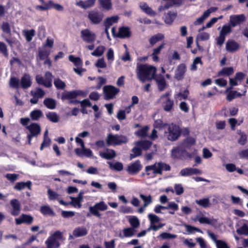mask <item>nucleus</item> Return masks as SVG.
<instances>
[{"label": "nucleus", "instance_id": "f257e3e1", "mask_svg": "<svg viewBox=\"0 0 248 248\" xmlns=\"http://www.w3.org/2000/svg\"><path fill=\"white\" fill-rule=\"evenodd\" d=\"M157 69L153 65L148 64H138L136 68L137 78L141 82L151 81L155 78Z\"/></svg>", "mask_w": 248, "mask_h": 248}, {"label": "nucleus", "instance_id": "f03ea898", "mask_svg": "<svg viewBox=\"0 0 248 248\" xmlns=\"http://www.w3.org/2000/svg\"><path fill=\"white\" fill-rule=\"evenodd\" d=\"M170 170V166L161 162L145 167V170L148 176L155 177L157 174H162L163 170L169 171Z\"/></svg>", "mask_w": 248, "mask_h": 248}, {"label": "nucleus", "instance_id": "7ed1b4c3", "mask_svg": "<svg viewBox=\"0 0 248 248\" xmlns=\"http://www.w3.org/2000/svg\"><path fill=\"white\" fill-rule=\"evenodd\" d=\"M64 240L63 233L60 231H57L51 233L46 241V248H59L60 246V241Z\"/></svg>", "mask_w": 248, "mask_h": 248}, {"label": "nucleus", "instance_id": "20e7f679", "mask_svg": "<svg viewBox=\"0 0 248 248\" xmlns=\"http://www.w3.org/2000/svg\"><path fill=\"white\" fill-rule=\"evenodd\" d=\"M30 119L27 117L22 118L20 119V124L29 131L30 133L29 135L36 137L41 133V127L37 123H30Z\"/></svg>", "mask_w": 248, "mask_h": 248}, {"label": "nucleus", "instance_id": "39448f33", "mask_svg": "<svg viewBox=\"0 0 248 248\" xmlns=\"http://www.w3.org/2000/svg\"><path fill=\"white\" fill-rule=\"evenodd\" d=\"M167 130L165 131V136L168 140L174 141L176 140L180 135V128L173 124L166 125Z\"/></svg>", "mask_w": 248, "mask_h": 248}, {"label": "nucleus", "instance_id": "423d86ee", "mask_svg": "<svg viewBox=\"0 0 248 248\" xmlns=\"http://www.w3.org/2000/svg\"><path fill=\"white\" fill-rule=\"evenodd\" d=\"M127 141V138L123 135L109 134L107 138V142L108 145H120L125 143Z\"/></svg>", "mask_w": 248, "mask_h": 248}, {"label": "nucleus", "instance_id": "0eeeda50", "mask_svg": "<svg viewBox=\"0 0 248 248\" xmlns=\"http://www.w3.org/2000/svg\"><path fill=\"white\" fill-rule=\"evenodd\" d=\"M108 208L107 204L103 201H100L96 203L93 206H90L89 210L92 215L100 218L101 215L99 211H104Z\"/></svg>", "mask_w": 248, "mask_h": 248}, {"label": "nucleus", "instance_id": "6e6552de", "mask_svg": "<svg viewBox=\"0 0 248 248\" xmlns=\"http://www.w3.org/2000/svg\"><path fill=\"white\" fill-rule=\"evenodd\" d=\"M53 78L52 74L49 72H46L45 73V77L43 78L41 75H38L36 76L35 79L36 82L47 88L52 86V80Z\"/></svg>", "mask_w": 248, "mask_h": 248}, {"label": "nucleus", "instance_id": "1a4fd4ad", "mask_svg": "<svg viewBox=\"0 0 248 248\" xmlns=\"http://www.w3.org/2000/svg\"><path fill=\"white\" fill-rule=\"evenodd\" d=\"M160 102L162 104V107L166 111H170L173 106V101L170 98V94L166 93L163 94L160 98Z\"/></svg>", "mask_w": 248, "mask_h": 248}, {"label": "nucleus", "instance_id": "9d476101", "mask_svg": "<svg viewBox=\"0 0 248 248\" xmlns=\"http://www.w3.org/2000/svg\"><path fill=\"white\" fill-rule=\"evenodd\" d=\"M81 37L84 42L92 43L95 40L96 35L90 30L85 29L81 31Z\"/></svg>", "mask_w": 248, "mask_h": 248}, {"label": "nucleus", "instance_id": "9b49d317", "mask_svg": "<svg viewBox=\"0 0 248 248\" xmlns=\"http://www.w3.org/2000/svg\"><path fill=\"white\" fill-rule=\"evenodd\" d=\"M104 17V15L97 11H92L88 14V18L91 23L93 24L100 23Z\"/></svg>", "mask_w": 248, "mask_h": 248}, {"label": "nucleus", "instance_id": "f8f14e48", "mask_svg": "<svg viewBox=\"0 0 248 248\" xmlns=\"http://www.w3.org/2000/svg\"><path fill=\"white\" fill-rule=\"evenodd\" d=\"M103 91L105 99H110L113 98L118 93L119 89L111 85L105 86L103 88Z\"/></svg>", "mask_w": 248, "mask_h": 248}, {"label": "nucleus", "instance_id": "ddd939ff", "mask_svg": "<svg viewBox=\"0 0 248 248\" xmlns=\"http://www.w3.org/2000/svg\"><path fill=\"white\" fill-rule=\"evenodd\" d=\"M217 8L216 7H210V8L204 11L201 16H200V17L198 18L195 20V21L193 23L194 25L196 26L201 25L203 23L204 20L210 16L211 13L215 12L216 11H217Z\"/></svg>", "mask_w": 248, "mask_h": 248}, {"label": "nucleus", "instance_id": "4468645a", "mask_svg": "<svg viewBox=\"0 0 248 248\" xmlns=\"http://www.w3.org/2000/svg\"><path fill=\"white\" fill-rule=\"evenodd\" d=\"M186 72V66L185 63L179 64L175 70L174 78L177 80H182Z\"/></svg>", "mask_w": 248, "mask_h": 248}, {"label": "nucleus", "instance_id": "2eb2a0df", "mask_svg": "<svg viewBox=\"0 0 248 248\" xmlns=\"http://www.w3.org/2000/svg\"><path fill=\"white\" fill-rule=\"evenodd\" d=\"M245 20L246 16L244 14L232 15L230 16L229 22L230 25L234 27L244 22Z\"/></svg>", "mask_w": 248, "mask_h": 248}, {"label": "nucleus", "instance_id": "dca6fc26", "mask_svg": "<svg viewBox=\"0 0 248 248\" xmlns=\"http://www.w3.org/2000/svg\"><path fill=\"white\" fill-rule=\"evenodd\" d=\"M202 171L198 169L194 168H186L182 169L180 174L182 176H188L192 175H200Z\"/></svg>", "mask_w": 248, "mask_h": 248}, {"label": "nucleus", "instance_id": "f3484780", "mask_svg": "<svg viewBox=\"0 0 248 248\" xmlns=\"http://www.w3.org/2000/svg\"><path fill=\"white\" fill-rule=\"evenodd\" d=\"M10 205L12 207L11 215L14 216L18 215L21 210L20 202L17 199H14L10 201Z\"/></svg>", "mask_w": 248, "mask_h": 248}, {"label": "nucleus", "instance_id": "a211bd4d", "mask_svg": "<svg viewBox=\"0 0 248 248\" xmlns=\"http://www.w3.org/2000/svg\"><path fill=\"white\" fill-rule=\"evenodd\" d=\"M83 192H80L77 197H70L71 201L69 202V204L72 205L75 208H80L81 207V202L83 200Z\"/></svg>", "mask_w": 248, "mask_h": 248}, {"label": "nucleus", "instance_id": "6ab92c4d", "mask_svg": "<svg viewBox=\"0 0 248 248\" xmlns=\"http://www.w3.org/2000/svg\"><path fill=\"white\" fill-rule=\"evenodd\" d=\"M195 221H199L201 224H207L209 225H214L217 223V220L213 217L208 218L203 216H196L193 219Z\"/></svg>", "mask_w": 248, "mask_h": 248}, {"label": "nucleus", "instance_id": "aec40b11", "mask_svg": "<svg viewBox=\"0 0 248 248\" xmlns=\"http://www.w3.org/2000/svg\"><path fill=\"white\" fill-rule=\"evenodd\" d=\"M142 168V166L139 160L130 164L127 169V171L131 174L137 173Z\"/></svg>", "mask_w": 248, "mask_h": 248}, {"label": "nucleus", "instance_id": "412c9836", "mask_svg": "<svg viewBox=\"0 0 248 248\" xmlns=\"http://www.w3.org/2000/svg\"><path fill=\"white\" fill-rule=\"evenodd\" d=\"M136 230L134 229L133 228H125L123 230L122 232L120 233L119 236L122 238L131 237L136 234Z\"/></svg>", "mask_w": 248, "mask_h": 248}, {"label": "nucleus", "instance_id": "4be33fe9", "mask_svg": "<svg viewBox=\"0 0 248 248\" xmlns=\"http://www.w3.org/2000/svg\"><path fill=\"white\" fill-rule=\"evenodd\" d=\"M140 7L143 12L151 16H155L156 15V13L145 2H140Z\"/></svg>", "mask_w": 248, "mask_h": 248}, {"label": "nucleus", "instance_id": "5701e85b", "mask_svg": "<svg viewBox=\"0 0 248 248\" xmlns=\"http://www.w3.org/2000/svg\"><path fill=\"white\" fill-rule=\"evenodd\" d=\"M33 220V218L29 215L22 214L18 217L15 219L16 223L17 225L22 223L31 224Z\"/></svg>", "mask_w": 248, "mask_h": 248}, {"label": "nucleus", "instance_id": "b1692460", "mask_svg": "<svg viewBox=\"0 0 248 248\" xmlns=\"http://www.w3.org/2000/svg\"><path fill=\"white\" fill-rule=\"evenodd\" d=\"M21 86L23 88L26 89L31 85V76L29 74H25L20 80Z\"/></svg>", "mask_w": 248, "mask_h": 248}, {"label": "nucleus", "instance_id": "393cba45", "mask_svg": "<svg viewBox=\"0 0 248 248\" xmlns=\"http://www.w3.org/2000/svg\"><path fill=\"white\" fill-rule=\"evenodd\" d=\"M165 46V43H162L158 46L153 49V52L151 54V57L154 62H157L159 61V57L158 55L160 54L162 49L164 48Z\"/></svg>", "mask_w": 248, "mask_h": 248}, {"label": "nucleus", "instance_id": "a878e982", "mask_svg": "<svg viewBox=\"0 0 248 248\" xmlns=\"http://www.w3.org/2000/svg\"><path fill=\"white\" fill-rule=\"evenodd\" d=\"M88 233V230L84 227H78L75 228L73 232V235L75 237L85 236Z\"/></svg>", "mask_w": 248, "mask_h": 248}, {"label": "nucleus", "instance_id": "bb28decb", "mask_svg": "<svg viewBox=\"0 0 248 248\" xmlns=\"http://www.w3.org/2000/svg\"><path fill=\"white\" fill-rule=\"evenodd\" d=\"M239 45L235 41L228 40L226 44V48L228 51L234 52L239 49Z\"/></svg>", "mask_w": 248, "mask_h": 248}, {"label": "nucleus", "instance_id": "cd10ccee", "mask_svg": "<svg viewBox=\"0 0 248 248\" xmlns=\"http://www.w3.org/2000/svg\"><path fill=\"white\" fill-rule=\"evenodd\" d=\"M195 202L199 206L203 208H207L211 206V203L208 198H203L195 201Z\"/></svg>", "mask_w": 248, "mask_h": 248}, {"label": "nucleus", "instance_id": "c85d7f7f", "mask_svg": "<svg viewBox=\"0 0 248 248\" xmlns=\"http://www.w3.org/2000/svg\"><path fill=\"white\" fill-rule=\"evenodd\" d=\"M100 156L106 159H111L116 156L115 152L111 149H107L105 152H100Z\"/></svg>", "mask_w": 248, "mask_h": 248}, {"label": "nucleus", "instance_id": "c756f323", "mask_svg": "<svg viewBox=\"0 0 248 248\" xmlns=\"http://www.w3.org/2000/svg\"><path fill=\"white\" fill-rule=\"evenodd\" d=\"M119 19L118 16H114L111 17H107L104 21V25L106 28H109V27L114 23H117Z\"/></svg>", "mask_w": 248, "mask_h": 248}, {"label": "nucleus", "instance_id": "7c9ffc66", "mask_svg": "<svg viewBox=\"0 0 248 248\" xmlns=\"http://www.w3.org/2000/svg\"><path fill=\"white\" fill-rule=\"evenodd\" d=\"M164 38V35L162 33H157L152 36L149 40L151 46H154L158 42L162 40Z\"/></svg>", "mask_w": 248, "mask_h": 248}, {"label": "nucleus", "instance_id": "2f4dec72", "mask_svg": "<svg viewBox=\"0 0 248 248\" xmlns=\"http://www.w3.org/2000/svg\"><path fill=\"white\" fill-rule=\"evenodd\" d=\"M40 211L41 213L45 216H55V213L53 210L48 205H44L41 206Z\"/></svg>", "mask_w": 248, "mask_h": 248}, {"label": "nucleus", "instance_id": "473e14b6", "mask_svg": "<svg viewBox=\"0 0 248 248\" xmlns=\"http://www.w3.org/2000/svg\"><path fill=\"white\" fill-rule=\"evenodd\" d=\"M109 167L111 170L116 171H121L123 169V165L122 163L119 162H108Z\"/></svg>", "mask_w": 248, "mask_h": 248}, {"label": "nucleus", "instance_id": "72a5a7b5", "mask_svg": "<svg viewBox=\"0 0 248 248\" xmlns=\"http://www.w3.org/2000/svg\"><path fill=\"white\" fill-rule=\"evenodd\" d=\"M140 197L142 200L144 207H147L153 202V198L151 195L146 196L142 193H140Z\"/></svg>", "mask_w": 248, "mask_h": 248}, {"label": "nucleus", "instance_id": "f704fd0d", "mask_svg": "<svg viewBox=\"0 0 248 248\" xmlns=\"http://www.w3.org/2000/svg\"><path fill=\"white\" fill-rule=\"evenodd\" d=\"M44 104L47 108L53 109L56 108V102L53 99L47 98L44 100Z\"/></svg>", "mask_w": 248, "mask_h": 248}, {"label": "nucleus", "instance_id": "c9c22d12", "mask_svg": "<svg viewBox=\"0 0 248 248\" xmlns=\"http://www.w3.org/2000/svg\"><path fill=\"white\" fill-rule=\"evenodd\" d=\"M101 7L105 10L109 11L112 9L111 0H98Z\"/></svg>", "mask_w": 248, "mask_h": 248}, {"label": "nucleus", "instance_id": "e433bc0d", "mask_svg": "<svg viewBox=\"0 0 248 248\" xmlns=\"http://www.w3.org/2000/svg\"><path fill=\"white\" fill-rule=\"evenodd\" d=\"M43 115L42 111L40 109H35L31 112L30 116L33 121H37Z\"/></svg>", "mask_w": 248, "mask_h": 248}, {"label": "nucleus", "instance_id": "4c0bfd02", "mask_svg": "<svg viewBox=\"0 0 248 248\" xmlns=\"http://www.w3.org/2000/svg\"><path fill=\"white\" fill-rule=\"evenodd\" d=\"M130 32L126 27H121L119 29L117 36L121 38H125L130 36Z\"/></svg>", "mask_w": 248, "mask_h": 248}, {"label": "nucleus", "instance_id": "58836bf2", "mask_svg": "<svg viewBox=\"0 0 248 248\" xmlns=\"http://www.w3.org/2000/svg\"><path fill=\"white\" fill-rule=\"evenodd\" d=\"M47 195L48 199L50 201L57 200L58 201L61 198L60 194L52 190L50 188H48L47 190Z\"/></svg>", "mask_w": 248, "mask_h": 248}, {"label": "nucleus", "instance_id": "ea45409f", "mask_svg": "<svg viewBox=\"0 0 248 248\" xmlns=\"http://www.w3.org/2000/svg\"><path fill=\"white\" fill-rule=\"evenodd\" d=\"M26 187H28L29 189L31 188V182L28 181L27 182H18L14 186V188L16 190H21Z\"/></svg>", "mask_w": 248, "mask_h": 248}, {"label": "nucleus", "instance_id": "a19ab883", "mask_svg": "<svg viewBox=\"0 0 248 248\" xmlns=\"http://www.w3.org/2000/svg\"><path fill=\"white\" fill-rule=\"evenodd\" d=\"M46 117L52 123H57L59 121V116L54 112H48L46 114Z\"/></svg>", "mask_w": 248, "mask_h": 248}, {"label": "nucleus", "instance_id": "79ce46f5", "mask_svg": "<svg viewBox=\"0 0 248 248\" xmlns=\"http://www.w3.org/2000/svg\"><path fill=\"white\" fill-rule=\"evenodd\" d=\"M135 144L137 146L140 147L142 149L146 150L151 147L152 143L147 140H140L137 141Z\"/></svg>", "mask_w": 248, "mask_h": 248}, {"label": "nucleus", "instance_id": "37998d69", "mask_svg": "<svg viewBox=\"0 0 248 248\" xmlns=\"http://www.w3.org/2000/svg\"><path fill=\"white\" fill-rule=\"evenodd\" d=\"M23 34L26 38V40L30 42L31 41L32 37L35 35V31L32 29L30 30H24Z\"/></svg>", "mask_w": 248, "mask_h": 248}, {"label": "nucleus", "instance_id": "c03bdc74", "mask_svg": "<svg viewBox=\"0 0 248 248\" xmlns=\"http://www.w3.org/2000/svg\"><path fill=\"white\" fill-rule=\"evenodd\" d=\"M69 60L73 62L76 67H82V61L79 57H76L73 55H70L68 57Z\"/></svg>", "mask_w": 248, "mask_h": 248}, {"label": "nucleus", "instance_id": "a18cd8bd", "mask_svg": "<svg viewBox=\"0 0 248 248\" xmlns=\"http://www.w3.org/2000/svg\"><path fill=\"white\" fill-rule=\"evenodd\" d=\"M237 232L239 234L248 235V221L244 223L236 230Z\"/></svg>", "mask_w": 248, "mask_h": 248}, {"label": "nucleus", "instance_id": "49530a36", "mask_svg": "<svg viewBox=\"0 0 248 248\" xmlns=\"http://www.w3.org/2000/svg\"><path fill=\"white\" fill-rule=\"evenodd\" d=\"M128 221L131 226V228H133L136 230L139 227L140 225V220L136 217L133 216L131 217Z\"/></svg>", "mask_w": 248, "mask_h": 248}, {"label": "nucleus", "instance_id": "de8ad7c7", "mask_svg": "<svg viewBox=\"0 0 248 248\" xmlns=\"http://www.w3.org/2000/svg\"><path fill=\"white\" fill-rule=\"evenodd\" d=\"M176 16V14L174 12H169L166 15L165 18V22L166 24H171Z\"/></svg>", "mask_w": 248, "mask_h": 248}, {"label": "nucleus", "instance_id": "09e8293b", "mask_svg": "<svg viewBox=\"0 0 248 248\" xmlns=\"http://www.w3.org/2000/svg\"><path fill=\"white\" fill-rule=\"evenodd\" d=\"M156 81L160 91H163L166 89L167 84L164 78L162 77L160 78H157L156 79Z\"/></svg>", "mask_w": 248, "mask_h": 248}, {"label": "nucleus", "instance_id": "8fccbe9b", "mask_svg": "<svg viewBox=\"0 0 248 248\" xmlns=\"http://www.w3.org/2000/svg\"><path fill=\"white\" fill-rule=\"evenodd\" d=\"M233 73V69L232 67H225L223 68L218 73V76H230Z\"/></svg>", "mask_w": 248, "mask_h": 248}, {"label": "nucleus", "instance_id": "3c124183", "mask_svg": "<svg viewBox=\"0 0 248 248\" xmlns=\"http://www.w3.org/2000/svg\"><path fill=\"white\" fill-rule=\"evenodd\" d=\"M148 126H145L135 132V134L139 137H146L148 136L149 130Z\"/></svg>", "mask_w": 248, "mask_h": 248}, {"label": "nucleus", "instance_id": "603ef678", "mask_svg": "<svg viewBox=\"0 0 248 248\" xmlns=\"http://www.w3.org/2000/svg\"><path fill=\"white\" fill-rule=\"evenodd\" d=\"M31 95L37 98H42L45 94V92L41 88H36L34 91H31Z\"/></svg>", "mask_w": 248, "mask_h": 248}, {"label": "nucleus", "instance_id": "864d4df0", "mask_svg": "<svg viewBox=\"0 0 248 248\" xmlns=\"http://www.w3.org/2000/svg\"><path fill=\"white\" fill-rule=\"evenodd\" d=\"M105 47L103 46H98L94 51L91 53L93 56L99 57L103 55L104 53Z\"/></svg>", "mask_w": 248, "mask_h": 248}, {"label": "nucleus", "instance_id": "5fc2aeb1", "mask_svg": "<svg viewBox=\"0 0 248 248\" xmlns=\"http://www.w3.org/2000/svg\"><path fill=\"white\" fill-rule=\"evenodd\" d=\"M184 226L185 227L186 232L188 234L194 233L195 232H202V231L199 228L194 226L185 224Z\"/></svg>", "mask_w": 248, "mask_h": 248}, {"label": "nucleus", "instance_id": "6e6d98bb", "mask_svg": "<svg viewBox=\"0 0 248 248\" xmlns=\"http://www.w3.org/2000/svg\"><path fill=\"white\" fill-rule=\"evenodd\" d=\"M9 85L12 88H18L20 86L19 79L16 77H11L9 81Z\"/></svg>", "mask_w": 248, "mask_h": 248}, {"label": "nucleus", "instance_id": "4d7b16f0", "mask_svg": "<svg viewBox=\"0 0 248 248\" xmlns=\"http://www.w3.org/2000/svg\"><path fill=\"white\" fill-rule=\"evenodd\" d=\"M140 147L137 146L133 148L132 150V153L130 155V159H132L134 158L140 156L141 154V151L140 148Z\"/></svg>", "mask_w": 248, "mask_h": 248}, {"label": "nucleus", "instance_id": "13d9d810", "mask_svg": "<svg viewBox=\"0 0 248 248\" xmlns=\"http://www.w3.org/2000/svg\"><path fill=\"white\" fill-rule=\"evenodd\" d=\"M200 64L201 65H202V62L201 60V59L200 57H196L193 60V63L191 66L190 69L192 71H195L198 68V65Z\"/></svg>", "mask_w": 248, "mask_h": 248}, {"label": "nucleus", "instance_id": "bf43d9fd", "mask_svg": "<svg viewBox=\"0 0 248 248\" xmlns=\"http://www.w3.org/2000/svg\"><path fill=\"white\" fill-rule=\"evenodd\" d=\"M210 35L208 32H203L198 33L197 36V40L200 41H206L210 38Z\"/></svg>", "mask_w": 248, "mask_h": 248}, {"label": "nucleus", "instance_id": "052dcab7", "mask_svg": "<svg viewBox=\"0 0 248 248\" xmlns=\"http://www.w3.org/2000/svg\"><path fill=\"white\" fill-rule=\"evenodd\" d=\"M231 27L232 26L231 25H224L222 27L219 34L226 37L227 34L232 31Z\"/></svg>", "mask_w": 248, "mask_h": 248}, {"label": "nucleus", "instance_id": "680f3d73", "mask_svg": "<svg viewBox=\"0 0 248 248\" xmlns=\"http://www.w3.org/2000/svg\"><path fill=\"white\" fill-rule=\"evenodd\" d=\"M148 217L150 221V225H155V223H158L160 220L159 217L153 214H148Z\"/></svg>", "mask_w": 248, "mask_h": 248}, {"label": "nucleus", "instance_id": "e2e57ef3", "mask_svg": "<svg viewBox=\"0 0 248 248\" xmlns=\"http://www.w3.org/2000/svg\"><path fill=\"white\" fill-rule=\"evenodd\" d=\"M77 93L76 91H73L70 92L65 93L62 96V99H73L77 97Z\"/></svg>", "mask_w": 248, "mask_h": 248}, {"label": "nucleus", "instance_id": "0e129e2a", "mask_svg": "<svg viewBox=\"0 0 248 248\" xmlns=\"http://www.w3.org/2000/svg\"><path fill=\"white\" fill-rule=\"evenodd\" d=\"M241 96V94L240 93H238L236 91H232L230 92L227 96V98L229 101H231L233 99L237 97H240Z\"/></svg>", "mask_w": 248, "mask_h": 248}, {"label": "nucleus", "instance_id": "69168bd1", "mask_svg": "<svg viewBox=\"0 0 248 248\" xmlns=\"http://www.w3.org/2000/svg\"><path fill=\"white\" fill-rule=\"evenodd\" d=\"M166 209H171L174 211H177L179 209V206L177 204L173 202H169L168 204L165 206Z\"/></svg>", "mask_w": 248, "mask_h": 248}, {"label": "nucleus", "instance_id": "338daca9", "mask_svg": "<svg viewBox=\"0 0 248 248\" xmlns=\"http://www.w3.org/2000/svg\"><path fill=\"white\" fill-rule=\"evenodd\" d=\"M54 84L57 89H63L65 86V83L59 78L54 80Z\"/></svg>", "mask_w": 248, "mask_h": 248}, {"label": "nucleus", "instance_id": "774afa93", "mask_svg": "<svg viewBox=\"0 0 248 248\" xmlns=\"http://www.w3.org/2000/svg\"><path fill=\"white\" fill-rule=\"evenodd\" d=\"M216 245L217 248H230L229 245L225 241L221 240L217 241Z\"/></svg>", "mask_w": 248, "mask_h": 248}]
</instances>
